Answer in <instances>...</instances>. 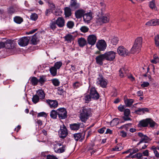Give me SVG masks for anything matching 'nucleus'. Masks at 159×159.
Segmentation results:
<instances>
[{
  "label": "nucleus",
  "instance_id": "nucleus-1",
  "mask_svg": "<svg viewBox=\"0 0 159 159\" xmlns=\"http://www.w3.org/2000/svg\"><path fill=\"white\" fill-rule=\"evenodd\" d=\"M91 115L90 109L84 107L81 108L80 111L79 118L82 122L85 123L87 120L91 116Z\"/></svg>",
  "mask_w": 159,
  "mask_h": 159
},
{
  "label": "nucleus",
  "instance_id": "nucleus-2",
  "mask_svg": "<svg viewBox=\"0 0 159 159\" xmlns=\"http://www.w3.org/2000/svg\"><path fill=\"white\" fill-rule=\"evenodd\" d=\"M142 43V38L141 37L137 38L135 40L134 43L130 50V53L134 54L138 53L140 50Z\"/></svg>",
  "mask_w": 159,
  "mask_h": 159
},
{
  "label": "nucleus",
  "instance_id": "nucleus-3",
  "mask_svg": "<svg viewBox=\"0 0 159 159\" xmlns=\"http://www.w3.org/2000/svg\"><path fill=\"white\" fill-rule=\"evenodd\" d=\"M63 143L60 141H56L55 143L53 145L54 149L55 152L61 153L64 152L66 147V145L62 144Z\"/></svg>",
  "mask_w": 159,
  "mask_h": 159
},
{
  "label": "nucleus",
  "instance_id": "nucleus-4",
  "mask_svg": "<svg viewBox=\"0 0 159 159\" xmlns=\"http://www.w3.org/2000/svg\"><path fill=\"white\" fill-rule=\"evenodd\" d=\"M2 41L1 42V48L5 47L7 49H11L14 48V45L13 40L2 38Z\"/></svg>",
  "mask_w": 159,
  "mask_h": 159
},
{
  "label": "nucleus",
  "instance_id": "nucleus-5",
  "mask_svg": "<svg viewBox=\"0 0 159 159\" xmlns=\"http://www.w3.org/2000/svg\"><path fill=\"white\" fill-rule=\"evenodd\" d=\"M148 124H149L151 127H153L157 124L151 119L147 118L140 121L138 126L140 127H146L148 126Z\"/></svg>",
  "mask_w": 159,
  "mask_h": 159
},
{
  "label": "nucleus",
  "instance_id": "nucleus-6",
  "mask_svg": "<svg viewBox=\"0 0 159 159\" xmlns=\"http://www.w3.org/2000/svg\"><path fill=\"white\" fill-rule=\"evenodd\" d=\"M58 116L60 120L64 119L67 116V112L66 109L64 108H60L57 109Z\"/></svg>",
  "mask_w": 159,
  "mask_h": 159
},
{
  "label": "nucleus",
  "instance_id": "nucleus-7",
  "mask_svg": "<svg viewBox=\"0 0 159 159\" xmlns=\"http://www.w3.org/2000/svg\"><path fill=\"white\" fill-rule=\"evenodd\" d=\"M89 94L92 99L94 100H97L100 97V95L99 93L96 90L94 87H92L89 89Z\"/></svg>",
  "mask_w": 159,
  "mask_h": 159
},
{
  "label": "nucleus",
  "instance_id": "nucleus-8",
  "mask_svg": "<svg viewBox=\"0 0 159 159\" xmlns=\"http://www.w3.org/2000/svg\"><path fill=\"white\" fill-rule=\"evenodd\" d=\"M116 52L111 51L107 52L104 54V55L105 60L111 61L113 60L116 57Z\"/></svg>",
  "mask_w": 159,
  "mask_h": 159
},
{
  "label": "nucleus",
  "instance_id": "nucleus-9",
  "mask_svg": "<svg viewBox=\"0 0 159 159\" xmlns=\"http://www.w3.org/2000/svg\"><path fill=\"white\" fill-rule=\"evenodd\" d=\"M96 46L99 51H104L106 49L107 45L105 40L101 39L98 41Z\"/></svg>",
  "mask_w": 159,
  "mask_h": 159
},
{
  "label": "nucleus",
  "instance_id": "nucleus-10",
  "mask_svg": "<svg viewBox=\"0 0 159 159\" xmlns=\"http://www.w3.org/2000/svg\"><path fill=\"white\" fill-rule=\"evenodd\" d=\"M117 51L119 55L121 56H125L130 54L128 50L123 46H119L117 48Z\"/></svg>",
  "mask_w": 159,
  "mask_h": 159
},
{
  "label": "nucleus",
  "instance_id": "nucleus-11",
  "mask_svg": "<svg viewBox=\"0 0 159 159\" xmlns=\"http://www.w3.org/2000/svg\"><path fill=\"white\" fill-rule=\"evenodd\" d=\"M68 134L66 127L63 125L61 126L60 129L59 131V134L60 137L62 139H64Z\"/></svg>",
  "mask_w": 159,
  "mask_h": 159
},
{
  "label": "nucleus",
  "instance_id": "nucleus-12",
  "mask_svg": "<svg viewBox=\"0 0 159 159\" xmlns=\"http://www.w3.org/2000/svg\"><path fill=\"white\" fill-rule=\"evenodd\" d=\"M30 39V37H24L19 39L18 43L21 46L25 47L28 44Z\"/></svg>",
  "mask_w": 159,
  "mask_h": 159
},
{
  "label": "nucleus",
  "instance_id": "nucleus-13",
  "mask_svg": "<svg viewBox=\"0 0 159 159\" xmlns=\"http://www.w3.org/2000/svg\"><path fill=\"white\" fill-rule=\"evenodd\" d=\"M109 17L108 16L106 15L102 16V17H98L96 18V21L98 24L101 25L103 23H107L109 22Z\"/></svg>",
  "mask_w": 159,
  "mask_h": 159
},
{
  "label": "nucleus",
  "instance_id": "nucleus-14",
  "mask_svg": "<svg viewBox=\"0 0 159 159\" xmlns=\"http://www.w3.org/2000/svg\"><path fill=\"white\" fill-rule=\"evenodd\" d=\"M97 40L96 36L94 34L89 35L87 38V43L92 46L94 45Z\"/></svg>",
  "mask_w": 159,
  "mask_h": 159
},
{
  "label": "nucleus",
  "instance_id": "nucleus-15",
  "mask_svg": "<svg viewBox=\"0 0 159 159\" xmlns=\"http://www.w3.org/2000/svg\"><path fill=\"white\" fill-rule=\"evenodd\" d=\"M138 135L141 138L140 142L137 144V145H139L140 143L144 142L145 143H148L151 140V139L148 137L147 136L144 135L141 133H139Z\"/></svg>",
  "mask_w": 159,
  "mask_h": 159
},
{
  "label": "nucleus",
  "instance_id": "nucleus-16",
  "mask_svg": "<svg viewBox=\"0 0 159 159\" xmlns=\"http://www.w3.org/2000/svg\"><path fill=\"white\" fill-rule=\"evenodd\" d=\"M97 82L102 88H106L107 84V80L102 76H100L98 78Z\"/></svg>",
  "mask_w": 159,
  "mask_h": 159
},
{
  "label": "nucleus",
  "instance_id": "nucleus-17",
  "mask_svg": "<svg viewBox=\"0 0 159 159\" xmlns=\"http://www.w3.org/2000/svg\"><path fill=\"white\" fill-rule=\"evenodd\" d=\"M46 102L49 105L50 107L51 108H57L58 106V102L56 100H46Z\"/></svg>",
  "mask_w": 159,
  "mask_h": 159
},
{
  "label": "nucleus",
  "instance_id": "nucleus-18",
  "mask_svg": "<svg viewBox=\"0 0 159 159\" xmlns=\"http://www.w3.org/2000/svg\"><path fill=\"white\" fill-rule=\"evenodd\" d=\"M19 8L18 6L15 4L11 6L8 9V13L12 15L19 11Z\"/></svg>",
  "mask_w": 159,
  "mask_h": 159
},
{
  "label": "nucleus",
  "instance_id": "nucleus-19",
  "mask_svg": "<svg viewBox=\"0 0 159 159\" xmlns=\"http://www.w3.org/2000/svg\"><path fill=\"white\" fill-rule=\"evenodd\" d=\"M85 135V133H75L74 134L73 137L76 141H82L84 139Z\"/></svg>",
  "mask_w": 159,
  "mask_h": 159
},
{
  "label": "nucleus",
  "instance_id": "nucleus-20",
  "mask_svg": "<svg viewBox=\"0 0 159 159\" xmlns=\"http://www.w3.org/2000/svg\"><path fill=\"white\" fill-rule=\"evenodd\" d=\"M92 18V13L89 12L84 14L83 16V19L84 22L87 23L90 22V21Z\"/></svg>",
  "mask_w": 159,
  "mask_h": 159
},
{
  "label": "nucleus",
  "instance_id": "nucleus-21",
  "mask_svg": "<svg viewBox=\"0 0 159 159\" xmlns=\"http://www.w3.org/2000/svg\"><path fill=\"white\" fill-rule=\"evenodd\" d=\"M95 60L97 64L101 66L103 64V61L105 60L104 54L100 55L97 56L95 58Z\"/></svg>",
  "mask_w": 159,
  "mask_h": 159
},
{
  "label": "nucleus",
  "instance_id": "nucleus-22",
  "mask_svg": "<svg viewBox=\"0 0 159 159\" xmlns=\"http://www.w3.org/2000/svg\"><path fill=\"white\" fill-rule=\"evenodd\" d=\"M57 25L60 28L62 27L65 25V20L62 17H59L56 20Z\"/></svg>",
  "mask_w": 159,
  "mask_h": 159
},
{
  "label": "nucleus",
  "instance_id": "nucleus-23",
  "mask_svg": "<svg viewBox=\"0 0 159 159\" xmlns=\"http://www.w3.org/2000/svg\"><path fill=\"white\" fill-rule=\"evenodd\" d=\"M85 12L84 10L82 9H79L76 11L75 12V17L77 19H80L83 16Z\"/></svg>",
  "mask_w": 159,
  "mask_h": 159
},
{
  "label": "nucleus",
  "instance_id": "nucleus-24",
  "mask_svg": "<svg viewBox=\"0 0 159 159\" xmlns=\"http://www.w3.org/2000/svg\"><path fill=\"white\" fill-rule=\"evenodd\" d=\"M124 102L127 107H130L132 105L134 102V99H128L125 96L124 98Z\"/></svg>",
  "mask_w": 159,
  "mask_h": 159
},
{
  "label": "nucleus",
  "instance_id": "nucleus-25",
  "mask_svg": "<svg viewBox=\"0 0 159 159\" xmlns=\"http://www.w3.org/2000/svg\"><path fill=\"white\" fill-rule=\"evenodd\" d=\"M149 110L147 108H139L137 110L135 111V112L137 114L141 115L142 113L144 114L145 112H149Z\"/></svg>",
  "mask_w": 159,
  "mask_h": 159
},
{
  "label": "nucleus",
  "instance_id": "nucleus-26",
  "mask_svg": "<svg viewBox=\"0 0 159 159\" xmlns=\"http://www.w3.org/2000/svg\"><path fill=\"white\" fill-rule=\"evenodd\" d=\"M70 7L72 9H76L80 7V5L77 3L76 0H71L70 2Z\"/></svg>",
  "mask_w": 159,
  "mask_h": 159
},
{
  "label": "nucleus",
  "instance_id": "nucleus-27",
  "mask_svg": "<svg viewBox=\"0 0 159 159\" xmlns=\"http://www.w3.org/2000/svg\"><path fill=\"white\" fill-rule=\"evenodd\" d=\"M78 43L80 47H83L87 44V41L85 39L83 38L78 39Z\"/></svg>",
  "mask_w": 159,
  "mask_h": 159
},
{
  "label": "nucleus",
  "instance_id": "nucleus-28",
  "mask_svg": "<svg viewBox=\"0 0 159 159\" xmlns=\"http://www.w3.org/2000/svg\"><path fill=\"white\" fill-rule=\"evenodd\" d=\"M65 41H66L68 43H71L72 41L74 40V37L71 34H68L66 35L64 37Z\"/></svg>",
  "mask_w": 159,
  "mask_h": 159
},
{
  "label": "nucleus",
  "instance_id": "nucleus-29",
  "mask_svg": "<svg viewBox=\"0 0 159 159\" xmlns=\"http://www.w3.org/2000/svg\"><path fill=\"white\" fill-rule=\"evenodd\" d=\"M80 123H74L70 125V127L72 130H78L80 127Z\"/></svg>",
  "mask_w": 159,
  "mask_h": 159
},
{
  "label": "nucleus",
  "instance_id": "nucleus-30",
  "mask_svg": "<svg viewBox=\"0 0 159 159\" xmlns=\"http://www.w3.org/2000/svg\"><path fill=\"white\" fill-rule=\"evenodd\" d=\"M37 93L40 99H43L45 98V94L43 90L39 89L37 92Z\"/></svg>",
  "mask_w": 159,
  "mask_h": 159
},
{
  "label": "nucleus",
  "instance_id": "nucleus-31",
  "mask_svg": "<svg viewBox=\"0 0 159 159\" xmlns=\"http://www.w3.org/2000/svg\"><path fill=\"white\" fill-rule=\"evenodd\" d=\"M64 13L66 17H69L71 14V9L68 7H65L64 8Z\"/></svg>",
  "mask_w": 159,
  "mask_h": 159
},
{
  "label": "nucleus",
  "instance_id": "nucleus-32",
  "mask_svg": "<svg viewBox=\"0 0 159 159\" xmlns=\"http://www.w3.org/2000/svg\"><path fill=\"white\" fill-rule=\"evenodd\" d=\"M30 80L31 84L34 86L36 85L38 83V79L35 77H31L30 78Z\"/></svg>",
  "mask_w": 159,
  "mask_h": 159
},
{
  "label": "nucleus",
  "instance_id": "nucleus-33",
  "mask_svg": "<svg viewBox=\"0 0 159 159\" xmlns=\"http://www.w3.org/2000/svg\"><path fill=\"white\" fill-rule=\"evenodd\" d=\"M58 115V111L57 110H52L50 112V116L53 119H55L57 118Z\"/></svg>",
  "mask_w": 159,
  "mask_h": 159
},
{
  "label": "nucleus",
  "instance_id": "nucleus-34",
  "mask_svg": "<svg viewBox=\"0 0 159 159\" xmlns=\"http://www.w3.org/2000/svg\"><path fill=\"white\" fill-rule=\"evenodd\" d=\"M37 33L35 34L32 37L31 39V43L34 45H36L38 42V38Z\"/></svg>",
  "mask_w": 159,
  "mask_h": 159
},
{
  "label": "nucleus",
  "instance_id": "nucleus-35",
  "mask_svg": "<svg viewBox=\"0 0 159 159\" xmlns=\"http://www.w3.org/2000/svg\"><path fill=\"white\" fill-rule=\"evenodd\" d=\"M46 80V76L43 75L40 77V78L38 80V82L42 85L44 83Z\"/></svg>",
  "mask_w": 159,
  "mask_h": 159
},
{
  "label": "nucleus",
  "instance_id": "nucleus-36",
  "mask_svg": "<svg viewBox=\"0 0 159 159\" xmlns=\"http://www.w3.org/2000/svg\"><path fill=\"white\" fill-rule=\"evenodd\" d=\"M57 69L53 66L51 67L50 69V71L51 75L53 76H55L57 74Z\"/></svg>",
  "mask_w": 159,
  "mask_h": 159
},
{
  "label": "nucleus",
  "instance_id": "nucleus-37",
  "mask_svg": "<svg viewBox=\"0 0 159 159\" xmlns=\"http://www.w3.org/2000/svg\"><path fill=\"white\" fill-rule=\"evenodd\" d=\"M151 62L154 64H156L159 62V58L157 56V54H154L153 55V59L151 61Z\"/></svg>",
  "mask_w": 159,
  "mask_h": 159
},
{
  "label": "nucleus",
  "instance_id": "nucleus-38",
  "mask_svg": "<svg viewBox=\"0 0 159 159\" xmlns=\"http://www.w3.org/2000/svg\"><path fill=\"white\" fill-rule=\"evenodd\" d=\"M39 99H40L39 96L35 94L33 96L32 101L34 104H36L39 102Z\"/></svg>",
  "mask_w": 159,
  "mask_h": 159
},
{
  "label": "nucleus",
  "instance_id": "nucleus-39",
  "mask_svg": "<svg viewBox=\"0 0 159 159\" xmlns=\"http://www.w3.org/2000/svg\"><path fill=\"white\" fill-rule=\"evenodd\" d=\"M127 71H125L124 69H121L119 70V75L121 77H123L127 75Z\"/></svg>",
  "mask_w": 159,
  "mask_h": 159
},
{
  "label": "nucleus",
  "instance_id": "nucleus-40",
  "mask_svg": "<svg viewBox=\"0 0 159 159\" xmlns=\"http://www.w3.org/2000/svg\"><path fill=\"white\" fill-rule=\"evenodd\" d=\"M14 21L16 23L20 24L23 21V19L20 17L16 16L14 18Z\"/></svg>",
  "mask_w": 159,
  "mask_h": 159
},
{
  "label": "nucleus",
  "instance_id": "nucleus-41",
  "mask_svg": "<svg viewBox=\"0 0 159 159\" xmlns=\"http://www.w3.org/2000/svg\"><path fill=\"white\" fill-rule=\"evenodd\" d=\"M123 149V147L122 146V144L120 143L118 144L115 148L112 149L114 151H118L122 150Z\"/></svg>",
  "mask_w": 159,
  "mask_h": 159
},
{
  "label": "nucleus",
  "instance_id": "nucleus-42",
  "mask_svg": "<svg viewBox=\"0 0 159 159\" xmlns=\"http://www.w3.org/2000/svg\"><path fill=\"white\" fill-rule=\"evenodd\" d=\"M119 120L118 118H115L113 119L110 122V125L112 126L116 125L118 124Z\"/></svg>",
  "mask_w": 159,
  "mask_h": 159
},
{
  "label": "nucleus",
  "instance_id": "nucleus-43",
  "mask_svg": "<svg viewBox=\"0 0 159 159\" xmlns=\"http://www.w3.org/2000/svg\"><path fill=\"white\" fill-rule=\"evenodd\" d=\"M155 43L156 46L159 49V34L157 35L154 38Z\"/></svg>",
  "mask_w": 159,
  "mask_h": 159
},
{
  "label": "nucleus",
  "instance_id": "nucleus-44",
  "mask_svg": "<svg viewBox=\"0 0 159 159\" xmlns=\"http://www.w3.org/2000/svg\"><path fill=\"white\" fill-rule=\"evenodd\" d=\"M82 85V84L81 83L78 81H76L73 83V87L74 89H78Z\"/></svg>",
  "mask_w": 159,
  "mask_h": 159
},
{
  "label": "nucleus",
  "instance_id": "nucleus-45",
  "mask_svg": "<svg viewBox=\"0 0 159 159\" xmlns=\"http://www.w3.org/2000/svg\"><path fill=\"white\" fill-rule=\"evenodd\" d=\"M149 6L152 9H156L157 7L156 6L155 1L154 0H152V1L149 2Z\"/></svg>",
  "mask_w": 159,
  "mask_h": 159
},
{
  "label": "nucleus",
  "instance_id": "nucleus-46",
  "mask_svg": "<svg viewBox=\"0 0 159 159\" xmlns=\"http://www.w3.org/2000/svg\"><path fill=\"white\" fill-rule=\"evenodd\" d=\"M56 21H52L50 24V27L52 30H55L57 28Z\"/></svg>",
  "mask_w": 159,
  "mask_h": 159
},
{
  "label": "nucleus",
  "instance_id": "nucleus-47",
  "mask_svg": "<svg viewBox=\"0 0 159 159\" xmlns=\"http://www.w3.org/2000/svg\"><path fill=\"white\" fill-rule=\"evenodd\" d=\"M80 30L81 32L85 33L88 32L89 30V28L87 26H83L81 27Z\"/></svg>",
  "mask_w": 159,
  "mask_h": 159
},
{
  "label": "nucleus",
  "instance_id": "nucleus-48",
  "mask_svg": "<svg viewBox=\"0 0 159 159\" xmlns=\"http://www.w3.org/2000/svg\"><path fill=\"white\" fill-rule=\"evenodd\" d=\"M62 64L61 61H57L55 63L54 67H55L57 69H58L62 66Z\"/></svg>",
  "mask_w": 159,
  "mask_h": 159
},
{
  "label": "nucleus",
  "instance_id": "nucleus-49",
  "mask_svg": "<svg viewBox=\"0 0 159 159\" xmlns=\"http://www.w3.org/2000/svg\"><path fill=\"white\" fill-rule=\"evenodd\" d=\"M119 41L117 37H114L111 39V42L113 45L116 44Z\"/></svg>",
  "mask_w": 159,
  "mask_h": 159
},
{
  "label": "nucleus",
  "instance_id": "nucleus-50",
  "mask_svg": "<svg viewBox=\"0 0 159 159\" xmlns=\"http://www.w3.org/2000/svg\"><path fill=\"white\" fill-rule=\"evenodd\" d=\"M66 25L69 29H72L74 25V23L71 21H70L67 22Z\"/></svg>",
  "mask_w": 159,
  "mask_h": 159
},
{
  "label": "nucleus",
  "instance_id": "nucleus-51",
  "mask_svg": "<svg viewBox=\"0 0 159 159\" xmlns=\"http://www.w3.org/2000/svg\"><path fill=\"white\" fill-rule=\"evenodd\" d=\"M52 82L53 84L56 86H57L59 85L60 82L58 79H55L52 80Z\"/></svg>",
  "mask_w": 159,
  "mask_h": 159
},
{
  "label": "nucleus",
  "instance_id": "nucleus-52",
  "mask_svg": "<svg viewBox=\"0 0 159 159\" xmlns=\"http://www.w3.org/2000/svg\"><path fill=\"white\" fill-rule=\"evenodd\" d=\"M151 20L152 26L159 25V19H153Z\"/></svg>",
  "mask_w": 159,
  "mask_h": 159
},
{
  "label": "nucleus",
  "instance_id": "nucleus-53",
  "mask_svg": "<svg viewBox=\"0 0 159 159\" xmlns=\"http://www.w3.org/2000/svg\"><path fill=\"white\" fill-rule=\"evenodd\" d=\"M38 18V16L36 13L32 14L30 16V19L33 20H36Z\"/></svg>",
  "mask_w": 159,
  "mask_h": 159
},
{
  "label": "nucleus",
  "instance_id": "nucleus-54",
  "mask_svg": "<svg viewBox=\"0 0 159 159\" xmlns=\"http://www.w3.org/2000/svg\"><path fill=\"white\" fill-rule=\"evenodd\" d=\"M99 5L102 7L101 8V10L103 11L105 10L106 5L103 1H101L100 2Z\"/></svg>",
  "mask_w": 159,
  "mask_h": 159
},
{
  "label": "nucleus",
  "instance_id": "nucleus-55",
  "mask_svg": "<svg viewBox=\"0 0 159 159\" xmlns=\"http://www.w3.org/2000/svg\"><path fill=\"white\" fill-rule=\"evenodd\" d=\"M85 99L86 101L89 102L90 101L91 99L92 98L90 94L89 95L88 94H85Z\"/></svg>",
  "mask_w": 159,
  "mask_h": 159
},
{
  "label": "nucleus",
  "instance_id": "nucleus-56",
  "mask_svg": "<svg viewBox=\"0 0 159 159\" xmlns=\"http://www.w3.org/2000/svg\"><path fill=\"white\" fill-rule=\"evenodd\" d=\"M130 112V111L129 109H126L124 111V115L125 116H129Z\"/></svg>",
  "mask_w": 159,
  "mask_h": 159
},
{
  "label": "nucleus",
  "instance_id": "nucleus-57",
  "mask_svg": "<svg viewBox=\"0 0 159 159\" xmlns=\"http://www.w3.org/2000/svg\"><path fill=\"white\" fill-rule=\"evenodd\" d=\"M47 159H58L57 157L53 155H48L47 156Z\"/></svg>",
  "mask_w": 159,
  "mask_h": 159
},
{
  "label": "nucleus",
  "instance_id": "nucleus-58",
  "mask_svg": "<svg viewBox=\"0 0 159 159\" xmlns=\"http://www.w3.org/2000/svg\"><path fill=\"white\" fill-rule=\"evenodd\" d=\"M149 85V84L147 82H144L141 85V86L142 87H145L148 86Z\"/></svg>",
  "mask_w": 159,
  "mask_h": 159
},
{
  "label": "nucleus",
  "instance_id": "nucleus-59",
  "mask_svg": "<svg viewBox=\"0 0 159 159\" xmlns=\"http://www.w3.org/2000/svg\"><path fill=\"white\" fill-rule=\"evenodd\" d=\"M118 110L121 112L123 111L125 109L124 106L120 105L118 107Z\"/></svg>",
  "mask_w": 159,
  "mask_h": 159
},
{
  "label": "nucleus",
  "instance_id": "nucleus-60",
  "mask_svg": "<svg viewBox=\"0 0 159 159\" xmlns=\"http://www.w3.org/2000/svg\"><path fill=\"white\" fill-rule=\"evenodd\" d=\"M105 129L106 128L103 127L102 128L98 129V131L99 133L100 134H103L104 132Z\"/></svg>",
  "mask_w": 159,
  "mask_h": 159
},
{
  "label": "nucleus",
  "instance_id": "nucleus-61",
  "mask_svg": "<svg viewBox=\"0 0 159 159\" xmlns=\"http://www.w3.org/2000/svg\"><path fill=\"white\" fill-rule=\"evenodd\" d=\"M120 135L121 136L123 137H125L127 136L126 133L125 132L123 131H121L120 132Z\"/></svg>",
  "mask_w": 159,
  "mask_h": 159
},
{
  "label": "nucleus",
  "instance_id": "nucleus-62",
  "mask_svg": "<svg viewBox=\"0 0 159 159\" xmlns=\"http://www.w3.org/2000/svg\"><path fill=\"white\" fill-rule=\"evenodd\" d=\"M145 156H148L149 155V152L148 150H146L143 152L142 155Z\"/></svg>",
  "mask_w": 159,
  "mask_h": 159
},
{
  "label": "nucleus",
  "instance_id": "nucleus-63",
  "mask_svg": "<svg viewBox=\"0 0 159 159\" xmlns=\"http://www.w3.org/2000/svg\"><path fill=\"white\" fill-rule=\"evenodd\" d=\"M38 29H36L34 30H32L30 31L29 32H27L26 34H32L35 32L36 31H37Z\"/></svg>",
  "mask_w": 159,
  "mask_h": 159
},
{
  "label": "nucleus",
  "instance_id": "nucleus-64",
  "mask_svg": "<svg viewBox=\"0 0 159 159\" xmlns=\"http://www.w3.org/2000/svg\"><path fill=\"white\" fill-rule=\"evenodd\" d=\"M51 11L50 9H47L45 12V15L47 16L49 15L51 13Z\"/></svg>",
  "mask_w": 159,
  "mask_h": 159
}]
</instances>
